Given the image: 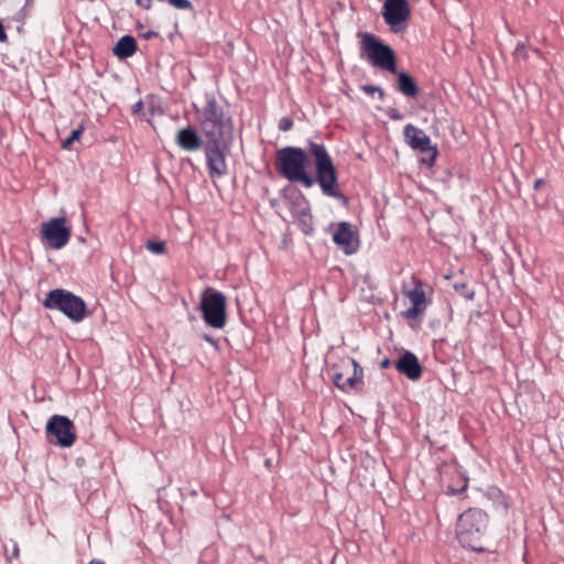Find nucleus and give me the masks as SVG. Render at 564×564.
Instances as JSON below:
<instances>
[{
    "label": "nucleus",
    "instance_id": "obj_1",
    "mask_svg": "<svg viewBox=\"0 0 564 564\" xmlns=\"http://www.w3.org/2000/svg\"><path fill=\"white\" fill-rule=\"evenodd\" d=\"M197 119L205 144L230 143L234 132V121L214 98H207L204 107L198 110Z\"/></svg>",
    "mask_w": 564,
    "mask_h": 564
},
{
    "label": "nucleus",
    "instance_id": "obj_2",
    "mask_svg": "<svg viewBox=\"0 0 564 564\" xmlns=\"http://www.w3.org/2000/svg\"><path fill=\"white\" fill-rule=\"evenodd\" d=\"M455 533L463 547L482 552L489 540V516L479 508L467 509L458 516Z\"/></svg>",
    "mask_w": 564,
    "mask_h": 564
},
{
    "label": "nucleus",
    "instance_id": "obj_3",
    "mask_svg": "<svg viewBox=\"0 0 564 564\" xmlns=\"http://www.w3.org/2000/svg\"><path fill=\"white\" fill-rule=\"evenodd\" d=\"M307 162V155L303 149L285 147L276 151L274 165L282 177L311 187L314 181L306 172Z\"/></svg>",
    "mask_w": 564,
    "mask_h": 564
},
{
    "label": "nucleus",
    "instance_id": "obj_4",
    "mask_svg": "<svg viewBox=\"0 0 564 564\" xmlns=\"http://www.w3.org/2000/svg\"><path fill=\"white\" fill-rule=\"evenodd\" d=\"M308 150L315 160L316 180L322 192L329 197H340L337 171L324 144L311 142Z\"/></svg>",
    "mask_w": 564,
    "mask_h": 564
},
{
    "label": "nucleus",
    "instance_id": "obj_5",
    "mask_svg": "<svg viewBox=\"0 0 564 564\" xmlns=\"http://www.w3.org/2000/svg\"><path fill=\"white\" fill-rule=\"evenodd\" d=\"M328 373L334 384L341 391L349 393L360 391L364 384V370L359 364L349 356L338 358L329 366Z\"/></svg>",
    "mask_w": 564,
    "mask_h": 564
},
{
    "label": "nucleus",
    "instance_id": "obj_6",
    "mask_svg": "<svg viewBox=\"0 0 564 564\" xmlns=\"http://www.w3.org/2000/svg\"><path fill=\"white\" fill-rule=\"evenodd\" d=\"M43 306L48 310L61 311L75 323L82 322L86 317L84 300L64 289L50 291L43 301Z\"/></svg>",
    "mask_w": 564,
    "mask_h": 564
},
{
    "label": "nucleus",
    "instance_id": "obj_7",
    "mask_svg": "<svg viewBox=\"0 0 564 564\" xmlns=\"http://www.w3.org/2000/svg\"><path fill=\"white\" fill-rule=\"evenodd\" d=\"M361 48L373 66L392 74L397 73V57L393 50L375 35L366 33L361 41Z\"/></svg>",
    "mask_w": 564,
    "mask_h": 564
},
{
    "label": "nucleus",
    "instance_id": "obj_8",
    "mask_svg": "<svg viewBox=\"0 0 564 564\" xmlns=\"http://www.w3.org/2000/svg\"><path fill=\"white\" fill-rule=\"evenodd\" d=\"M226 296L219 291H205L200 301L203 318L207 325L214 328H223L226 325Z\"/></svg>",
    "mask_w": 564,
    "mask_h": 564
},
{
    "label": "nucleus",
    "instance_id": "obj_9",
    "mask_svg": "<svg viewBox=\"0 0 564 564\" xmlns=\"http://www.w3.org/2000/svg\"><path fill=\"white\" fill-rule=\"evenodd\" d=\"M45 434L50 443L61 447H70L77 440L75 424L64 415H52L45 425Z\"/></svg>",
    "mask_w": 564,
    "mask_h": 564
},
{
    "label": "nucleus",
    "instance_id": "obj_10",
    "mask_svg": "<svg viewBox=\"0 0 564 564\" xmlns=\"http://www.w3.org/2000/svg\"><path fill=\"white\" fill-rule=\"evenodd\" d=\"M66 218H52L41 226L42 238L52 249H62L70 238V228L65 226Z\"/></svg>",
    "mask_w": 564,
    "mask_h": 564
},
{
    "label": "nucleus",
    "instance_id": "obj_11",
    "mask_svg": "<svg viewBox=\"0 0 564 564\" xmlns=\"http://www.w3.org/2000/svg\"><path fill=\"white\" fill-rule=\"evenodd\" d=\"M229 143L204 144L206 165L210 178H219L228 174L226 150Z\"/></svg>",
    "mask_w": 564,
    "mask_h": 564
},
{
    "label": "nucleus",
    "instance_id": "obj_12",
    "mask_svg": "<svg viewBox=\"0 0 564 564\" xmlns=\"http://www.w3.org/2000/svg\"><path fill=\"white\" fill-rule=\"evenodd\" d=\"M405 142L416 151H420L422 153L430 152L431 153V160L430 164H434L437 155L438 150L437 148L431 144L430 137L417 127L413 126L412 123H408L404 127L403 130Z\"/></svg>",
    "mask_w": 564,
    "mask_h": 564
},
{
    "label": "nucleus",
    "instance_id": "obj_13",
    "mask_svg": "<svg viewBox=\"0 0 564 564\" xmlns=\"http://www.w3.org/2000/svg\"><path fill=\"white\" fill-rule=\"evenodd\" d=\"M332 238L334 243L341 249L345 254L356 253L359 248L358 234L347 221H340L336 225Z\"/></svg>",
    "mask_w": 564,
    "mask_h": 564
},
{
    "label": "nucleus",
    "instance_id": "obj_14",
    "mask_svg": "<svg viewBox=\"0 0 564 564\" xmlns=\"http://www.w3.org/2000/svg\"><path fill=\"white\" fill-rule=\"evenodd\" d=\"M411 10L406 0H386L382 15L387 24L394 28L410 19Z\"/></svg>",
    "mask_w": 564,
    "mask_h": 564
},
{
    "label": "nucleus",
    "instance_id": "obj_15",
    "mask_svg": "<svg viewBox=\"0 0 564 564\" xmlns=\"http://www.w3.org/2000/svg\"><path fill=\"white\" fill-rule=\"evenodd\" d=\"M405 297L410 301L411 307L402 312V316L406 319H416L426 310V296L423 289V283L420 280H415L414 289L403 292Z\"/></svg>",
    "mask_w": 564,
    "mask_h": 564
},
{
    "label": "nucleus",
    "instance_id": "obj_16",
    "mask_svg": "<svg viewBox=\"0 0 564 564\" xmlns=\"http://www.w3.org/2000/svg\"><path fill=\"white\" fill-rule=\"evenodd\" d=\"M395 369L401 375H404L410 380H419L422 377L423 368L417 357L411 352L405 351L394 364Z\"/></svg>",
    "mask_w": 564,
    "mask_h": 564
},
{
    "label": "nucleus",
    "instance_id": "obj_17",
    "mask_svg": "<svg viewBox=\"0 0 564 564\" xmlns=\"http://www.w3.org/2000/svg\"><path fill=\"white\" fill-rule=\"evenodd\" d=\"M175 141L181 149L188 152H195L205 144L198 132L192 127L178 130Z\"/></svg>",
    "mask_w": 564,
    "mask_h": 564
},
{
    "label": "nucleus",
    "instance_id": "obj_18",
    "mask_svg": "<svg viewBox=\"0 0 564 564\" xmlns=\"http://www.w3.org/2000/svg\"><path fill=\"white\" fill-rule=\"evenodd\" d=\"M441 476L444 474L453 473L456 475L455 482L447 485L446 494L449 496L458 495L464 492L468 487V479L464 477L455 466L444 465L441 469Z\"/></svg>",
    "mask_w": 564,
    "mask_h": 564
},
{
    "label": "nucleus",
    "instance_id": "obj_19",
    "mask_svg": "<svg viewBox=\"0 0 564 564\" xmlns=\"http://www.w3.org/2000/svg\"><path fill=\"white\" fill-rule=\"evenodd\" d=\"M397 75V83H398V90L409 97V98H415L419 96L420 89L417 84L415 83L414 78L405 73V72H398Z\"/></svg>",
    "mask_w": 564,
    "mask_h": 564
},
{
    "label": "nucleus",
    "instance_id": "obj_20",
    "mask_svg": "<svg viewBox=\"0 0 564 564\" xmlns=\"http://www.w3.org/2000/svg\"><path fill=\"white\" fill-rule=\"evenodd\" d=\"M135 52L137 42L131 35H124L119 39L116 46L113 47V54L120 59L131 57Z\"/></svg>",
    "mask_w": 564,
    "mask_h": 564
},
{
    "label": "nucleus",
    "instance_id": "obj_21",
    "mask_svg": "<svg viewBox=\"0 0 564 564\" xmlns=\"http://www.w3.org/2000/svg\"><path fill=\"white\" fill-rule=\"evenodd\" d=\"M83 131V126H79L77 129L73 130L70 135L62 142V148L65 150L70 149L72 144L80 139Z\"/></svg>",
    "mask_w": 564,
    "mask_h": 564
},
{
    "label": "nucleus",
    "instance_id": "obj_22",
    "mask_svg": "<svg viewBox=\"0 0 564 564\" xmlns=\"http://www.w3.org/2000/svg\"><path fill=\"white\" fill-rule=\"evenodd\" d=\"M147 249L153 253L162 254L165 252V242L164 241H148L145 245Z\"/></svg>",
    "mask_w": 564,
    "mask_h": 564
},
{
    "label": "nucleus",
    "instance_id": "obj_23",
    "mask_svg": "<svg viewBox=\"0 0 564 564\" xmlns=\"http://www.w3.org/2000/svg\"><path fill=\"white\" fill-rule=\"evenodd\" d=\"M513 54L517 58L527 61L529 58V48L525 46L524 43L519 42L514 48Z\"/></svg>",
    "mask_w": 564,
    "mask_h": 564
},
{
    "label": "nucleus",
    "instance_id": "obj_24",
    "mask_svg": "<svg viewBox=\"0 0 564 564\" xmlns=\"http://www.w3.org/2000/svg\"><path fill=\"white\" fill-rule=\"evenodd\" d=\"M171 6L180 10H189L192 9V3L189 0H167Z\"/></svg>",
    "mask_w": 564,
    "mask_h": 564
},
{
    "label": "nucleus",
    "instance_id": "obj_25",
    "mask_svg": "<svg viewBox=\"0 0 564 564\" xmlns=\"http://www.w3.org/2000/svg\"><path fill=\"white\" fill-rule=\"evenodd\" d=\"M293 124H294V122H293V120L291 118L283 117L279 121V129L281 131H289V130H291L293 128Z\"/></svg>",
    "mask_w": 564,
    "mask_h": 564
},
{
    "label": "nucleus",
    "instance_id": "obj_26",
    "mask_svg": "<svg viewBox=\"0 0 564 564\" xmlns=\"http://www.w3.org/2000/svg\"><path fill=\"white\" fill-rule=\"evenodd\" d=\"M362 90L369 95H372L373 93H379L380 98L382 99L384 97V91L377 86L366 85L362 87Z\"/></svg>",
    "mask_w": 564,
    "mask_h": 564
},
{
    "label": "nucleus",
    "instance_id": "obj_27",
    "mask_svg": "<svg viewBox=\"0 0 564 564\" xmlns=\"http://www.w3.org/2000/svg\"><path fill=\"white\" fill-rule=\"evenodd\" d=\"M299 207H300L299 212H300L301 216H303V217L310 216V214H308L310 209H308L307 203L304 199L301 200V203L299 204Z\"/></svg>",
    "mask_w": 564,
    "mask_h": 564
},
{
    "label": "nucleus",
    "instance_id": "obj_28",
    "mask_svg": "<svg viewBox=\"0 0 564 564\" xmlns=\"http://www.w3.org/2000/svg\"><path fill=\"white\" fill-rule=\"evenodd\" d=\"M135 3L140 7H143L144 9H151L152 7V0H135Z\"/></svg>",
    "mask_w": 564,
    "mask_h": 564
},
{
    "label": "nucleus",
    "instance_id": "obj_29",
    "mask_svg": "<svg viewBox=\"0 0 564 564\" xmlns=\"http://www.w3.org/2000/svg\"><path fill=\"white\" fill-rule=\"evenodd\" d=\"M8 40V35L4 31V26L2 24V22L0 21V42H7Z\"/></svg>",
    "mask_w": 564,
    "mask_h": 564
},
{
    "label": "nucleus",
    "instance_id": "obj_30",
    "mask_svg": "<svg viewBox=\"0 0 564 564\" xmlns=\"http://www.w3.org/2000/svg\"><path fill=\"white\" fill-rule=\"evenodd\" d=\"M544 178H538L533 183V189L539 191L544 185Z\"/></svg>",
    "mask_w": 564,
    "mask_h": 564
},
{
    "label": "nucleus",
    "instance_id": "obj_31",
    "mask_svg": "<svg viewBox=\"0 0 564 564\" xmlns=\"http://www.w3.org/2000/svg\"><path fill=\"white\" fill-rule=\"evenodd\" d=\"M391 365V361L389 359H383L380 364L381 368L386 369L389 368Z\"/></svg>",
    "mask_w": 564,
    "mask_h": 564
},
{
    "label": "nucleus",
    "instance_id": "obj_32",
    "mask_svg": "<svg viewBox=\"0 0 564 564\" xmlns=\"http://www.w3.org/2000/svg\"><path fill=\"white\" fill-rule=\"evenodd\" d=\"M88 564H106V563L101 560H91Z\"/></svg>",
    "mask_w": 564,
    "mask_h": 564
},
{
    "label": "nucleus",
    "instance_id": "obj_33",
    "mask_svg": "<svg viewBox=\"0 0 564 564\" xmlns=\"http://www.w3.org/2000/svg\"><path fill=\"white\" fill-rule=\"evenodd\" d=\"M532 51H533V53H534V54H536L538 56H541V51H540V50H538V48H533Z\"/></svg>",
    "mask_w": 564,
    "mask_h": 564
},
{
    "label": "nucleus",
    "instance_id": "obj_34",
    "mask_svg": "<svg viewBox=\"0 0 564 564\" xmlns=\"http://www.w3.org/2000/svg\"><path fill=\"white\" fill-rule=\"evenodd\" d=\"M154 34H155L154 32H149V33L145 34V39H150Z\"/></svg>",
    "mask_w": 564,
    "mask_h": 564
},
{
    "label": "nucleus",
    "instance_id": "obj_35",
    "mask_svg": "<svg viewBox=\"0 0 564 564\" xmlns=\"http://www.w3.org/2000/svg\"><path fill=\"white\" fill-rule=\"evenodd\" d=\"M141 101H139L137 105H135V109H139L141 107Z\"/></svg>",
    "mask_w": 564,
    "mask_h": 564
},
{
    "label": "nucleus",
    "instance_id": "obj_36",
    "mask_svg": "<svg viewBox=\"0 0 564 564\" xmlns=\"http://www.w3.org/2000/svg\"><path fill=\"white\" fill-rule=\"evenodd\" d=\"M391 118H392V119L398 118V117H397V113H393V116H391Z\"/></svg>",
    "mask_w": 564,
    "mask_h": 564
},
{
    "label": "nucleus",
    "instance_id": "obj_37",
    "mask_svg": "<svg viewBox=\"0 0 564 564\" xmlns=\"http://www.w3.org/2000/svg\"><path fill=\"white\" fill-rule=\"evenodd\" d=\"M391 118H392V119L398 118V117H397V113H393V116H391Z\"/></svg>",
    "mask_w": 564,
    "mask_h": 564
}]
</instances>
